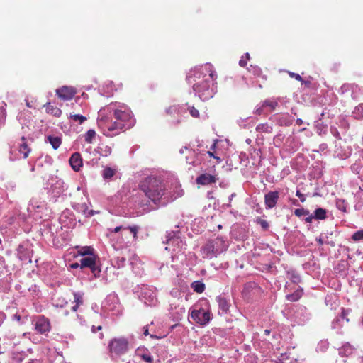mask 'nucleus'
Instances as JSON below:
<instances>
[{
    "mask_svg": "<svg viewBox=\"0 0 363 363\" xmlns=\"http://www.w3.org/2000/svg\"><path fill=\"white\" fill-rule=\"evenodd\" d=\"M139 189L155 204H158L162 199L165 200L164 203L170 200L166 184L155 177L145 178L140 182Z\"/></svg>",
    "mask_w": 363,
    "mask_h": 363,
    "instance_id": "obj_1",
    "label": "nucleus"
},
{
    "mask_svg": "<svg viewBox=\"0 0 363 363\" xmlns=\"http://www.w3.org/2000/svg\"><path fill=\"white\" fill-rule=\"evenodd\" d=\"M205 71L208 74L203 76V79L193 84L194 90L197 92L200 96H203L205 99L211 96L212 92L209 91L211 85H213L214 82L217 78L216 72L213 69V66L211 64L205 65Z\"/></svg>",
    "mask_w": 363,
    "mask_h": 363,
    "instance_id": "obj_2",
    "label": "nucleus"
},
{
    "mask_svg": "<svg viewBox=\"0 0 363 363\" xmlns=\"http://www.w3.org/2000/svg\"><path fill=\"white\" fill-rule=\"evenodd\" d=\"M98 125L103 134L107 137H114L121 132L126 130L124 125L120 123L117 120L110 121L106 117H101L98 119Z\"/></svg>",
    "mask_w": 363,
    "mask_h": 363,
    "instance_id": "obj_3",
    "label": "nucleus"
},
{
    "mask_svg": "<svg viewBox=\"0 0 363 363\" xmlns=\"http://www.w3.org/2000/svg\"><path fill=\"white\" fill-rule=\"evenodd\" d=\"M129 341L125 337H118L111 339L108 344L111 357H120L125 354L129 350Z\"/></svg>",
    "mask_w": 363,
    "mask_h": 363,
    "instance_id": "obj_4",
    "label": "nucleus"
},
{
    "mask_svg": "<svg viewBox=\"0 0 363 363\" xmlns=\"http://www.w3.org/2000/svg\"><path fill=\"white\" fill-rule=\"evenodd\" d=\"M113 115L114 119L124 125L125 130L130 129L135 124V119L132 116V111L125 106L114 109Z\"/></svg>",
    "mask_w": 363,
    "mask_h": 363,
    "instance_id": "obj_5",
    "label": "nucleus"
},
{
    "mask_svg": "<svg viewBox=\"0 0 363 363\" xmlns=\"http://www.w3.org/2000/svg\"><path fill=\"white\" fill-rule=\"evenodd\" d=\"M208 74L205 71V65L201 67H196L190 70L186 76V80L189 84H194L203 79V76Z\"/></svg>",
    "mask_w": 363,
    "mask_h": 363,
    "instance_id": "obj_6",
    "label": "nucleus"
},
{
    "mask_svg": "<svg viewBox=\"0 0 363 363\" xmlns=\"http://www.w3.org/2000/svg\"><path fill=\"white\" fill-rule=\"evenodd\" d=\"M80 267L81 268H89L95 276L101 272V269L96 265V256L95 255L81 259Z\"/></svg>",
    "mask_w": 363,
    "mask_h": 363,
    "instance_id": "obj_7",
    "label": "nucleus"
},
{
    "mask_svg": "<svg viewBox=\"0 0 363 363\" xmlns=\"http://www.w3.org/2000/svg\"><path fill=\"white\" fill-rule=\"evenodd\" d=\"M191 318L200 325H206L211 320V313L203 309L194 310L191 312Z\"/></svg>",
    "mask_w": 363,
    "mask_h": 363,
    "instance_id": "obj_8",
    "label": "nucleus"
},
{
    "mask_svg": "<svg viewBox=\"0 0 363 363\" xmlns=\"http://www.w3.org/2000/svg\"><path fill=\"white\" fill-rule=\"evenodd\" d=\"M50 323L44 316H39L35 321V329L40 333L45 334L50 330Z\"/></svg>",
    "mask_w": 363,
    "mask_h": 363,
    "instance_id": "obj_9",
    "label": "nucleus"
},
{
    "mask_svg": "<svg viewBox=\"0 0 363 363\" xmlns=\"http://www.w3.org/2000/svg\"><path fill=\"white\" fill-rule=\"evenodd\" d=\"M279 194L278 191H269L264 196V204L267 208H272L276 206Z\"/></svg>",
    "mask_w": 363,
    "mask_h": 363,
    "instance_id": "obj_10",
    "label": "nucleus"
},
{
    "mask_svg": "<svg viewBox=\"0 0 363 363\" xmlns=\"http://www.w3.org/2000/svg\"><path fill=\"white\" fill-rule=\"evenodd\" d=\"M18 144V150L19 153L23 154V158L26 159L31 152L29 140L27 138L22 136L20 139V142Z\"/></svg>",
    "mask_w": 363,
    "mask_h": 363,
    "instance_id": "obj_11",
    "label": "nucleus"
},
{
    "mask_svg": "<svg viewBox=\"0 0 363 363\" xmlns=\"http://www.w3.org/2000/svg\"><path fill=\"white\" fill-rule=\"evenodd\" d=\"M59 98L63 100H69L74 97L76 94L75 90L69 86H62L56 91Z\"/></svg>",
    "mask_w": 363,
    "mask_h": 363,
    "instance_id": "obj_12",
    "label": "nucleus"
},
{
    "mask_svg": "<svg viewBox=\"0 0 363 363\" xmlns=\"http://www.w3.org/2000/svg\"><path fill=\"white\" fill-rule=\"evenodd\" d=\"M217 180L218 178H216V176L205 173L199 175L196 179V182L197 184L205 186L216 183Z\"/></svg>",
    "mask_w": 363,
    "mask_h": 363,
    "instance_id": "obj_13",
    "label": "nucleus"
},
{
    "mask_svg": "<svg viewBox=\"0 0 363 363\" xmlns=\"http://www.w3.org/2000/svg\"><path fill=\"white\" fill-rule=\"evenodd\" d=\"M69 164L74 171L78 172L82 167V158L79 152H74L69 158Z\"/></svg>",
    "mask_w": 363,
    "mask_h": 363,
    "instance_id": "obj_14",
    "label": "nucleus"
},
{
    "mask_svg": "<svg viewBox=\"0 0 363 363\" xmlns=\"http://www.w3.org/2000/svg\"><path fill=\"white\" fill-rule=\"evenodd\" d=\"M139 229H140V228L138 225H132V226H128V227H124L123 225H121V226H117L116 228H115L111 231V233H117L120 232L121 230H122L123 232H122L121 235H123L124 231L129 230L130 233L133 234L134 240H136L138 239V233Z\"/></svg>",
    "mask_w": 363,
    "mask_h": 363,
    "instance_id": "obj_15",
    "label": "nucleus"
},
{
    "mask_svg": "<svg viewBox=\"0 0 363 363\" xmlns=\"http://www.w3.org/2000/svg\"><path fill=\"white\" fill-rule=\"evenodd\" d=\"M77 210L80 212H82L85 217H91L94 216L96 213H99V211H96L94 210H89V206L86 203L78 204Z\"/></svg>",
    "mask_w": 363,
    "mask_h": 363,
    "instance_id": "obj_16",
    "label": "nucleus"
},
{
    "mask_svg": "<svg viewBox=\"0 0 363 363\" xmlns=\"http://www.w3.org/2000/svg\"><path fill=\"white\" fill-rule=\"evenodd\" d=\"M303 294V289L301 287H299L294 293L287 294L286 296V299L291 302H295V301H298L302 297Z\"/></svg>",
    "mask_w": 363,
    "mask_h": 363,
    "instance_id": "obj_17",
    "label": "nucleus"
},
{
    "mask_svg": "<svg viewBox=\"0 0 363 363\" xmlns=\"http://www.w3.org/2000/svg\"><path fill=\"white\" fill-rule=\"evenodd\" d=\"M45 111L47 113L51 114L55 117H60L62 114V111L57 106H54L50 103H47L45 106Z\"/></svg>",
    "mask_w": 363,
    "mask_h": 363,
    "instance_id": "obj_18",
    "label": "nucleus"
},
{
    "mask_svg": "<svg viewBox=\"0 0 363 363\" xmlns=\"http://www.w3.org/2000/svg\"><path fill=\"white\" fill-rule=\"evenodd\" d=\"M47 140L51 144L53 149L57 150L62 143V139L58 136L49 135L47 137Z\"/></svg>",
    "mask_w": 363,
    "mask_h": 363,
    "instance_id": "obj_19",
    "label": "nucleus"
},
{
    "mask_svg": "<svg viewBox=\"0 0 363 363\" xmlns=\"http://www.w3.org/2000/svg\"><path fill=\"white\" fill-rule=\"evenodd\" d=\"M217 301L219 308L221 309L223 312H227L229 310L230 303L225 298L218 296L217 298Z\"/></svg>",
    "mask_w": 363,
    "mask_h": 363,
    "instance_id": "obj_20",
    "label": "nucleus"
},
{
    "mask_svg": "<svg viewBox=\"0 0 363 363\" xmlns=\"http://www.w3.org/2000/svg\"><path fill=\"white\" fill-rule=\"evenodd\" d=\"M203 254L207 257H212L215 255L214 245L213 242H208L202 249Z\"/></svg>",
    "mask_w": 363,
    "mask_h": 363,
    "instance_id": "obj_21",
    "label": "nucleus"
},
{
    "mask_svg": "<svg viewBox=\"0 0 363 363\" xmlns=\"http://www.w3.org/2000/svg\"><path fill=\"white\" fill-rule=\"evenodd\" d=\"M191 288L197 293H202L205 290V284L201 281H195L191 284Z\"/></svg>",
    "mask_w": 363,
    "mask_h": 363,
    "instance_id": "obj_22",
    "label": "nucleus"
},
{
    "mask_svg": "<svg viewBox=\"0 0 363 363\" xmlns=\"http://www.w3.org/2000/svg\"><path fill=\"white\" fill-rule=\"evenodd\" d=\"M75 305L72 307L73 311H77L79 306L83 304V297L78 293L74 294Z\"/></svg>",
    "mask_w": 363,
    "mask_h": 363,
    "instance_id": "obj_23",
    "label": "nucleus"
},
{
    "mask_svg": "<svg viewBox=\"0 0 363 363\" xmlns=\"http://www.w3.org/2000/svg\"><path fill=\"white\" fill-rule=\"evenodd\" d=\"M116 169H114L111 167H107L103 170V174H102L103 178L104 179H111L116 174Z\"/></svg>",
    "mask_w": 363,
    "mask_h": 363,
    "instance_id": "obj_24",
    "label": "nucleus"
},
{
    "mask_svg": "<svg viewBox=\"0 0 363 363\" xmlns=\"http://www.w3.org/2000/svg\"><path fill=\"white\" fill-rule=\"evenodd\" d=\"M327 211L325 209L319 208H317L314 212V218L318 220H323L326 218Z\"/></svg>",
    "mask_w": 363,
    "mask_h": 363,
    "instance_id": "obj_25",
    "label": "nucleus"
},
{
    "mask_svg": "<svg viewBox=\"0 0 363 363\" xmlns=\"http://www.w3.org/2000/svg\"><path fill=\"white\" fill-rule=\"evenodd\" d=\"M96 132L94 130H89L85 134H84V140L86 143L89 144H91L93 143V140L96 137Z\"/></svg>",
    "mask_w": 363,
    "mask_h": 363,
    "instance_id": "obj_26",
    "label": "nucleus"
},
{
    "mask_svg": "<svg viewBox=\"0 0 363 363\" xmlns=\"http://www.w3.org/2000/svg\"><path fill=\"white\" fill-rule=\"evenodd\" d=\"M272 130V127L267 123H261L256 127V130L261 133H271Z\"/></svg>",
    "mask_w": 363,
    "mask_h": 363,
    "instance_id": "obj_27",
    "label": "nucleus"
},
{
    "mask_svg": "<svg viewBox=\"0 0 363 363\" xmlns=\"http://www.w3.org/2000/svg\"><path fill=\"white\" fill-rule=\"evenodd\" d=\"M94 252V249L91 247L86 246L82 247L79 251L78 253L82 256L85 255H92Z\"/></svg>",
    "mask_w": 363,
    "mask_h": 363,
    "instance_id": "obj_28",
    "label": "nucleus"
},
{
    "mask_svg": "<svg viewBox=\"0 0 363 363\" xmlns=\"http://www.w3.org/2000/svg\"><path fill=\"white\" fill-rule=\"evenodd\" d=\"M69 118L75 122H79V124H82L85 121H86V118L85 116L76 113H71Z\"/></svg>",
    "mask_w": 363,
    "mask_h": 363,
    "instance_id": "obj_29",
    "label": "nucleus"
},
{
    "mask_svg": "<svg viewBox=\"0 0 363 363\" xmlns=\"http://www.w3.org/2000/svg\"><path fill=\"white\" fill-rule=\"evenodd\" d=\"M288 278L295 284H298L301 281V277L294 272H288Z\"/></svg>",
    "mask_w": 363,
    "mask_h": 363,
    "instance_id": "obj_30",
    "label": "nucleus"
},
{
    "mask_svg": "<svg viewBox=\"0 0 363 363\" xmlns=\"http://www.w3.org/2000/svg\"><path fill=\"white\" fill-rule=\"evenodd\" d=\"M256 223L259 224L264 230H267L269 227L268 222L259 217L256 218Z\"/></svg>",
    "mask_w": 363,
    "mask_h": 363,
    "instance_id": "obj_31",
    "label": "nucleus"
},
{
    "mask_svg": "<svg viewBox=\"0 0 363 363\" xmlns=\"http://www.w3.org/2000/svg\"><path fill=\"white\" fill-rule=\"evenodd\" d=\"M250 60V55L249 53H245V55L242 56L240 61L239 65L240 66L245 67L247 65V61Z\"/></svg>",
    "mask_w": 363,
    "mask_h": 363,
    "instance_id": "obj_32",
    "label": "nucleus"
},
{
    "mask_svg": "<svg viewBox=\"0 0 363 363\" xmlns=\"http://www.w3.org/2000/svg\"><path fill=\"white\" fill-rule=\"evenodd\" d=\"M352 239L355 242L363 240V229L355 232L352 235Z\"/></svg>",
    "mask_w": 363,
    "mask_h": 363,
    "instance_id": "obj_33",
    "label": "nucleus"
},
{
    "mask_svg": "<svg viewBox=\"0 0 363 363\" xmlns=\"http://www.w3.org/2000/svg\"><path fill=\"white\" fill-rule=\"evenodd\" d=\"M278 104L276 101H272L269 100H266L264 101L262 104V107L268 106L271 108V110H274L275 108L277 106Z\"/></svg>",
    "mask_w": 363,
    "mask_h": 363,
    "instance_id": "obj_34",
    "label": "nucleus"
},
{
    "mask_svg": "<svg viewBox=\"0 0 363 363\" xmlns=\"http://www.w3.org/2000/svg\"><path fill=\"white\" fill-rule=\"evenodd\" d=\"M294 214L298 216L301 217L303 216H308L309 215V211L304 208H297L294 211Z\"/></svg>",
    "mask_w": 363,
    "mask_h": 363,
    "instance_id": "obj_35",
    "label": "nucleus"
},
{
    "mask_svg": "<svg viewBox=\"0 0 363 363\" xmlns=\"http://www.w3.org/2000/svg\"><path fill=\"white\" fill-rule=\"evenodd\" d=\"M141 358L143 360L147 363H152L153 362V358L152 356L147 354H143L141 355Z\"/></svg>",
    "mask_w": 363,
    "mask_h": 363,
    "instance_id": "obj_36",
    "label": "nucleus"
},
{
    "mask_svg": "<svg viewBox=\"0 0 363 363\" xmlns=\"http://www.w3.org/2000/svg\"><path fill=\"white\" fill-rule=\"evenodd\" d=\"M349 313H350V311L349 310H346L345 308H342V312H341V315H340V317L342 319H345L347 322L349 321V318H347L348 315H349Z\"/></svg>",
    "mask_w": 363,
    "mask_h": 363,
    "instance_id": "obj_37",
    "label": "nucleus"
},
{
    "mask_svg": "<svg viewBox=\"0 0 363 363\" xmlns=\"http://www.w3.org/2000/svg\"><path fill=\"white\" fill-rule=\"evenodd\" d=\"M288 74L290 77L294 78L297 81H299V82L303 81L302 77L298 74H296V73H294L292 72H288Z\"/></svg>",
    "mask_w": 363,
    "mask_h": 363,
    "instance_id": "obj_38",
    "label": "nucleus"
},
{
    "mask_svg": "<svg viewBox=\"0 0 363 363\" xmlns=\"http://www.w3.org/2000/svg\"><path fill=\"white\" fill-rule=\"evenodd\" d=\"M190 113L191 116L194 118H198L199 116V111L196 109L194 107H191L190 109Z\"/></svg>",
    "mask_w": 363,
    "mask_h": 363,
    "instance_id": "obj_39",
    "label": "nucleus"
},
{
    "mask_svg": "<svg viewBox=\"0 0 363 363\" xmlns=\"http://www.w3.org/2000/svg\"><path fill=\"white\" fill-rule=\"evenodd\" d=\"M177 112V108L174 106L169 107V108H167L166 110L167 114L170 115V116L174 113H176Z\"/></svg>",
    "mask_w": 363,
    "mask_h": 363,
    "instance_id": "obj_40",
    "label": "nucleus"
},
{
    "mask_svg": "<svg viewBox=\"0 0 363 363\" xmlns=\"http://www.w3.org/2000/svg\"><path fill=\"white\" fill-rule=\"evenodd\" d=\"M296 196L300 199V201L301 202L303 203L306 201L304 195L299 190L296 191Z\"/></svg>",
    "mask_w": 363,
    "mask_h": 363,
    "instance_id": "obj_41",
    "label": "nucleus"
},
{
    "mask_svg": "<svg viewBox=\"0 0 363 363\" xmlns=\"http://www.w3.org/2000/svg\"><path fill=\"white\" fill-rule=\"evenodd\" d=\"M207 153L209 155L210 157H213V158H215L217 160L218 163L221 162V159L219 157L214 155V154L211 151H208Z\"/></svg>",
    "mask_w": 363,
    "mask_h": 363,
    "instance_id": "obj_42",
    "label": "nucleus"
},
{
    "mask_svg": "<svg viewBox=\"0 0 363 363\" xmlns=\"http://www.w3.org/2000/svg\"><path fill=\"white\" fill-rule=\"evenodd\" d=\"M308 216L307 218H306L305 219V221L306 223H311L312 221V219L314 218V216L313 215H308Z\"/></svg>",
    "mask_w": 363,
    "mask_h": 363,
    "instance_id": "obj_43",
    "label": "nucleus"
},
{
    "mask_svg": "<svg viewBox=\"0 0 363 363\" xmlns=\"http://www.w3.org/2000/svg\"><path fill=\"white\" fill-rule=\"evenodd\" d=\"M102 329V327L101 325L98 327H95L94 325L92 326L91 330L93 333H96L97 330H101Z\"/></svg>",
    "mask_w": 363,
    "mask_h": 363,
    "instance_id": "obj_44",
    "label": "nucleus"
},
{
    "mask_svg": "<svg viewBox=\"0 0 363 363\" xmlns=\"http://www.w3.org/2000/svg\"><path fill=\"white\" fill-rule=\"evenodd\" d=\"M316 240H317L318 244L319 245H322L324 243V241H323V240L321 238H317Z\"/></svg>",
    "mask_w": 363,
    "mask_h": 363,
    "instance_id": "obj_45",
    "label": "nucleus"
},
{
    "mask_svg": "<svg viewBox=\"0 0 363 363\" xmlns=\"http://www.w3.org/2000/svg\"><path fill=\"white\" fill-rule=\"evenodd\" d=\"M301 82H302L303 84H304L306 86H309L311 84L310 81H305L303 79V81H301Z\"/></svg>",
    "mask_w": 363,
    "mask_h": 363,
    "instance_id": "obj_46",
    "label": "nucleus"
},
{
    "mask_svg": "<svg viewBox=\"0 0 363 363\" xmlns=\"http://www.w3.org/2000/svg\"><path fill=\"white\" fill-rule=\"evenodd\" d=\"M303 121L301 118H298L296 121V125H301L303 124Z\"/></svg>",
    "mask_w": 363,
    "mask_h": 363,
    "instance_id": "obj_47",
    "label": "nucleus"
},
{
    "mask_svg": "<svg viewBox=\"0 0 363 363\" xmlns=\"http://www.w3.org/2000/svg\"><path fill=\"white\" fill-rule=\"evenodd\" d=\"M144 333V335H145V336H147V335L149 334V333H148V329H147V327H146V328H144V333Z\"/></svg>",
    "mask_w": 363,
    "mask_h": 363,
    "instance_id": "obj_48",
    "label": "nucleus"
},
{
    "mask_svg": "<svg viewBox=\"0 0 363 363\" xmlns=\"http://www.w3.org/2000/svg\"><path fill=\"white\" fill-rule=\"evenodd\" d=\"M78 267H79V264L78 263H74V264H72L71 265V267L74 268V269L77 268Z\"/></svg>",
    "mask_w": 363,
    "mask_h": 363,
    "instance_id": "obj_49",
    "label": "nucleus"
},
{
    "mask_svg": "<svg viewBox=\"0 0 363 363\" xmlns=\"http://www.w3.org/2000/svg\"><path fill=\"white\" fill-rule=\"evenodd\" d=\"M106 148L107 149V150H106V152H107V153H108V154H111V148H110L109 147H106Z\"/></svg>",
    "mask_w": 363,
    "mask_h": 363,
    "instance_id": "obj_50",
    "label": "nucleus"
},
{
    "mask_svg": "<svg viewBox=\"0 0 363 363\" xmlns=\"http://www.w3.org/2000/svg\"><path fill=\"white\" fill-rule=\"evenodd\" d=\"M269 333H270V330H268V329L264 330V334L266 335H269Z\"/></svg>",
    "mask_w": 363,
    "mask_h": 363,
    "instance_id": "obj_51",
    "label": "nucleus"
},
{
    "mask_svg": "<svg viewBox=\"0 0 363 363\" xmlns=\"http://www.w3.org/2000/svg\"><path fill=\"white\" fill-rule=\"evenodd\" d=\"M68 313H69V312H68V311H67V310H65V313H64V315H68Z\"/></svg>",
    "mask_w": 363,
    "mask_h": 363,
    "instance_id": "obj_52",
    "label": "nucleus"
},
{
    "mask_svg": "<svg viewBox=\"0 0 363 363\" xmlns=\"http://www.w3.org/2000/svg\"><path fill=\"white\" fill-rule=\"evenodd\" d=\"M125 261V259L124 257H122V258H121V262H124Z\"/></svg>",
    "mask_w": 363,
    "mask_h": 363,
    "instance_id": "obj_53",
    "label": "nucleus"
},
{
    "mask_svg": "<svg viewBox=\"0 0 363 363\" xmlns=\"http://www.w3.org/2000/svg\"><path fill=\"white\" fill-rule=\"evenodd\" d=\"M104 337V334L103 333H101L100 334V338H103Z\"/></svg>",
    "mask_w": 363,
    "mask_h": 363,
    "instance_id": "obj_54",
    "label": "nucleus"
},
{
    "mask_svg": "<svg viewBox=\"0 0 363 363\" xmlns=\"http://www.w3.org/2000/svg\"><path fill=\"white\" fill-rule=\"evenodd\" d=\"M34 170H35V168L32 167L31 171H34Z\"/></svg>",
    "mask_w": 363,
    "mask_h": 363,
    "instance_id": "obj_55",
    "label": "nucleus"
},
{
    "mask_svg": "<svg viewBox=\"0 0 363 363\" xmlns=\"http://www.w3.org/2000/svg\"><path fill=\"white\" fill-rule=\"evenodd\" d=\"M16 318H18V320H20V316H16Z\"/></svg>",
    "mask_w": 363,
    "mask_h": 363,
    "instance_id": "obj_56",
    "label": "nucleus"
},
{
    "mask_svg": "<svg viewBox=\"0 0 363 363\" xmlns=\"http://www.w3.org/2000/svg\"><path fill=\"white\" fill-rule=\"evenodd\" d=\"M16 318H18V320H20V316H16Z\"/></svg>",
    "mask_w": 363,
    "mask_h": 363,
    "instance_id": "obj_57",
    "label": "nucleus"
},
{
    "mask_svg": "<svg viewBox=\"0 0 363 363\" xmlns=\"http://www.w3.org/2000/svg\"><path fill=\"white\" fill-rule=\"evenodd\" d=\"M362 361H363V356H362Z\"/></svg>",
    "mask_w": 363,
    "mask_h": 363,
    "instance_id": "obj_58",
    "label": "nucleus"
}]
</instances>
